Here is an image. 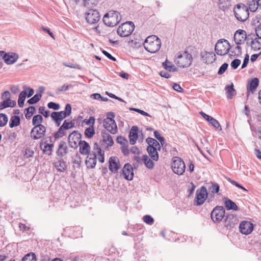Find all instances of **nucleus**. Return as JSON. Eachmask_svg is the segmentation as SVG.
<instances>
[{
	"instance_id": "f257e3e1",
	"label": "nucleus",
	"mask_w": 261,
	"mask_h": 261,
	"mask_svg": "<svg viewBox=\"0 0 261 261\" xmlns=\"http://www.w3.org/2000/svg\"><path fill=\"white\" fill-rule=\"evenodd\" d=\"M197 55L196 48L193 46H189L182 53L179 52L177 54L174 62L180 68H187L191 65L193 58Z\"/></svg>"
},
{
	"instance_id": "f03ea898",
	"label": "nucleus",
	"mask_w": 261,
	"mask_h": 261,
	"mask_svg": "<svg viewBox=\"0 0 261 261\" xmlns=\"http://www.w3.org/2000/svg\"><path fill=\"white\" fill-rule=\"evenodd\" d=\"M145 49L150 53H155L159 50L161 46V40L155 35L147 37L143 44Z\"/></svg>"
},
{
	"instance_id": "7ed1b4c3",
	"label": "nucleus",
	"mask_w": 261,
	"mask_h": 261,
	"mask_svg": "<svg viewBox=\"0 0 261 261\" xmlns=\"http://www.w3.org/2000/svg\"><path fill=\"white\" fill-rule=\"evenodd\" d=\"M71 113V107L69 103L66 104L64 111L53 112L50 114L51 120L57 126H59L62 120L69 116Z\"/></svg>"
},
{
	"instance_id": "20e7f679",
	"label": "nucleus",
	"mask_w": 261,
	"mask_h": 261,
	"mask_svg": "<svg viewBox=\"0 0 261 261\" xmlns=\"http://www.w3.org/2000/svg\"><path fill=\"white\" fill-rule=\"evenodd\" d=\"M121 19L120 14L118 11L110 10L104 15L103 21L107 26L114 27L120 22Z\"/></svg>"
},
{
	"instance_id": "39448f33",
	"label": "nucleus",
	"mask_w": 261,
	"mask_h": 261,
	"mask_svg": "<svg viewBox=\"0 0 261 261\" xmlns=\"http://www.w3.org/2000/svg\"><path fill=\"white\" fill-rule=\"evenodd\" d=\"M234 15L237 20L244 22L249 16L248 7L243 4H239L234 8Z\"/></svg>"
},
{
	"instance_id": "423d86ee",
	"label": "nucleus",
	"mask_w": 261,
	"mask_h": 261,
	"mask_svg": "<svg viewBox=\"0 0 261 261\" xmlns=\"http://www.w3.org/2000/svg\"><path fill=\"white\" fill-rule=\"evenodd\" d=\"M230 49L229 42L224 39L219 40L215 45V51L219 56L226 55Z\"/></svg>"
},
{
	"instance_id": "0eeeda50",
	"label": "nucleus",
	"mask_w": 261,
	"mask_h": 261,
	"mask_svg": "<svg viewBox=\"0 0 261 261\" xmlns=\"http://www.w3.org/2000/svg\"><path fill=\"white\" fill-rule=\"evenodd\" d=\"M135 29V25L131 21L126 22L119 26L117 29L118 34L122 37H125L129 36Z\"/></svg>"
},
{
	"instance_id": "6e6552de",
	"label": "nucleus",
	"mask_w": 261,
	"mask_h": 261,
	"mask_svg": "<svg viewBox=\"0 0 261 261\" xmlns=\"http://www.w3.org/2000/svg\"><path fill=\"white\" fill-rule=\"evenodd\" d=\"M171 167L174 173L178 175H182L185 171V164L179 157L176 156L173 158Z\"/></svg>"
},
{
	"instance_id": "1a4fd4ad",
	"label": "nucleus",
	"mask_w": 261,
	"mask_h": 261,
	"mask_svg": "<svg viewBox=\"0 0 261 261\" xmlns=\"http://www.w3.org/2000/svg\"><path fill=\"white\" fill-rule=\"evenodd\" d=\"M225 211L222 206H216L211 214V217L212 220L216 223L221 221L225 216Z\"/></svg>"
},
{
	"instance_id": "9d476101",
	"label": "nucleus",
	"mask_w": 261,
	"mask_h": 261,
	"mask_svg": "<svg viewBox=\"0 0 261 261\" xmlns=\"http://www.w3.org/2000/svg\"><path fill=\"white\" fill-rule=\"evenodd\" d=\"M207 197V191L206 188L202 186L200 189L196 191V197L194 199V204L201 205L205 201Z\"/></svg>"
},
{
	"instance_id": "9b49d317",
	"label": "nucleus",
	"mask_w": 261,
	"mask_h": 261,
	"mask_svg": "<svg viewBox=\"0 0 261 261\" xmlns=\"http://www.w3.org/2000/svg\"><path fill=\"white\" fill-rule=\"evenodd\" d=\"M81 135L77 131H73L70 133L68 138V144L71 148L76 149L81 142Z\"/></svg>"
},
{
	"instance_id": "f8f14e48",
	"label": "nucleus",
	"mask_w": 261,
	"mask_h": 261,
	"mask_svg": "<svg viewBox=\"0 0 261 261\" xmlns=\"http://www.w3.org/2000/svg\"><path fill=\"white\" fill-rule=\"evenodd\" d=\"M46 127L42 125L34 127L31 131V137L34 140L42 139L45 136Z\"/></svg>"
},
{
	"instance_id": "ddd939ff",
	"label": "nucleus",
	"mask_w": 261,
	"mask_h": 261,
	"mask_svg": "<svg viewBox=\"0 0 261 261\" xmlns=\"http://www.w3.org/2000/svg\"><path fill=\"white\" fill-rule=\"evenodd\" d=\"M86 19L91 24L97 23L100 19L99 12L95 9L88 10L86 12Z\"/></svg>"
},
{
	"instance_id": "4468645a",
	"label": "nucleus",
	"mask_w": 261,
	"mask_h": 261,
	"mask_svg": "<svg viewBox=\"0 0 261 261\" xmlns=\"http://www.w3.org/2000/svg\"><path fill=\"white\" fill-rule=\"evenodd\" d=\"M103 126L112 134H115L117 132V126L115 120H112L109 118L105 119L103 121Z\"/></svg>"
},
{
	"instance_id": "2eb2a0df",
	"label": "nucleus",
	"mask_w": 261,
	"mask_h": 261,
	"mask_svg": "<svg viewBox=\"0 0 261 261\" xmlns=\"http://www.w3.org/2000/svg\"><path fill=\"white\" fill-rule=\"evenodd\" d=\"M109 168L110 171L113 173L117 172L120 168L119 159L117 156H111L109 160Z\"/></svg>"
},
{
	"instance_id": "dca6fc26",
	"label": "nucleus",
	"mask_w": 261,
	"mask_h": 261,
	"mask_svg": "<svg viewBox=\"0 0 261 261\" xmlns=\"http://www.w3.org/2000/svg\"><path fill=\"white\" fill-rule=\"evenodd\" d=\"M239 228L242 234L248 235L252 231L253 225L248 221H242L240 224Z\"/></svg>"
},
{
	"instance_id": "f3484780",
	"label": "nucleus",
	"mask_w": 261,
	"mask_h": 261,
	"mask_svg": "<svg viewBox=\"0 0 261 261\" xmlns=\"http://www.w3.org/2000/svg\"><path fill=\"white\" fill-rule=\"evenodd\" d=\"M246 37L247 34L245 31L238 30L234 33V40L237 45H240L244 42Z\"/></svg>"
},
{
	"instance_id": "a211bd4d",
	"label": "nucleus",
	"mask_w": 261,
	"mask_h": 261,
	"mask_svg": "<svg viewBox=\"0 0 261 261\" xmlns=\"http://www.w3.org/2000/svg\"><path fill=\"white\" fill-rule=\"evenodd\" d=\"M122 174L125 179L127 180H131L134 177L133 169L131 165L126 164L122 169Z\"/></svg>"
},
{
	"instance_id": "6ab92c4d",
	"label": "nucleus",
	"mask_w": 261,
	"mask_h": 261,
	"mask_svg": "<svg viewBox=\"0 0 261 261\" xmlns=\"http://www.w3.org/2000/svg\"><path fill=\"white\" fill-rule=\"evenodd\" d=\"M18 58V55L15 53H6L3 57L5 62L8 65L14 64L17 61Z\"/></svg>"
},
{
	"instance_id": "aec40b11",
	"label": "nucleus",
	"mask_w": 261,
	"mask_h": 261,
	"mask_svg": "<svg viewBox=\"0 0 261 261\" xmlns=\"http://www.w3.org/2000/svg\"><path fill=\"white\" fill-rule=\"evenodd\" d=\"M202 61L206 64L213 63L215 60V55L213 52L204 51L201 54Z\"/></svg>"
},
{
	"instance_id": "412c9836",
	"label": "nucleus",
	"mask_w": 261,
	"mask_h": 261,
	"mask_svg": "<svg viewBox=\"0 0 261 261\" xmlns=\"http://www.w3.org/2000/svg\"><path fill=\"white\" fill-rule=\"evenodd\" d=\"M138 127L137 126H133L129 132V142L132 145H134L136 143L138 139Z\"/></svg>"
},
{
	"instance_id": "4be33fe9",
	"label": "nucleus",
	"mask_w": 261,
	"mask_h": 261,
	"mask_svg": "<svg viewBox=\"0 0 261 261\" xmlns=\"http://www.w3.org/2000/svg\"><path fill=\"white\" fill-rule=\"evenodd\" d=\"M57 153L59 156H63L67 154L68 147L65 141H60Z\"/></svg>"
},
{
	"instance_id": "5701e85b",
	"label": "nucleus",
	"mask_w": 261,
	"mask_h": 261,
	"mask_svg": "<svg viewBox=\"0 0 261 261\" xmlns=\"http://www.w3.org/2000/svg\"><path fill=\"white\" fill-rule=\"evenodd\" d=\"M102 142L107 145V147H111L114 144L113 138L108 133L106 132H102Z\"/></svg>"
},
{
	"instance_id": "b1692460",
	"label": "nucleus",
	"mask_w": 261,
	"mask_h": 261,
	"mask_svg": "<svg viewBox=\"0 0 261 261\" xmlns=\"http://www.w3.org/2000/svg\"><path fill=\"white\" fill-rule=\"evenodd\" d=\"M80 146V152L83 155H88L90 151V146L85 141H82Z\"/></svg>"
},
{
	"instance_id": "393cba45",
	"label": "nucleus",
	"mask_w": 261,
	"mask_h": 261,
	"mask_svg": "<svg viewBox=\"0 0 261 261\" xmlns=\"http://www.w3.org/2000/svg\"><path fill=\"white\" fill-rule=\"evenodd\" d=\"M40 146L44 153L50 155L51 153L54 145L53 144H48L47 141H45L44 143H40Z\"/></svg>"
},
{
	"instance_id": "a878e982",
	"label": "nucleus",
	"mask_w": 261,
	"mask_h": 261,
	"mask_svg": "<svg viewBox=\"0 0 261 261\" xmlns=\"http://www.w3.org/2000/svg\"><path fill=\"white\" fill-rule=\"evenodd\" d=\"M259 84V80L257 78H253L248 82L247 85L248 91L253 92L256 90Z\"/></svg>"
},
{
	"instance_id": "bb28decb",
	"label": "nucleus",
	"mask_w": 261,
	"mask_h": 261,
	"mask_svg": "<svg viewBox=\"0 0 261 261\" xmlns=\"http://www.w3.org/2000/svg\"><path fill=\"white\" fill-rule=\"evenodd\" d=\"M224 205L227 210L237 211L238 210V207L236 203L227 198H224Z\"/></svg>"
},
{
	"instance_id": "cd10ccee",
	"label": "nucleus",
	"mask_w": 261,
	"mask_h": 261,
	"mask_svg": "<svg viewBox=\"0 0 261 261\" xmlns=\"http://www.w3.org/2000/svg\"><path fill=\"white\" fill-rule=\"evenodd\" d=\"M147 151L151 158V159L154 161H157L159 160V154L157 150L153 148L152 146H147Z\"/></svg>"
},
{
	"instance_id": "c85d7f7f",
	"label": "nucleus",
	"mask_w": 261,
	"mask_h": 261,
	"mask_svg": "<svg viewBox=\"0 0 261 261\" xmlns=\"http://www.w3.org/2000/svg\"><path fill=\"white\" fill-rule=\"evenodd\" d=\"M16 102L11 99L4 100L0 102V110L4 109L8 107H14L16 106Z\"/></svg>"
},
{
	"instance_id": "c756f323",
	"label": "nucleus",
	"mask_w": 261,
	"mask_h": 261,
	"mask_svg": "<svg viewBox=\"0 0 261 261\" xmlns=\"http://www.w3.org/2000/svg\"><path fill=\"white\" fill-rule=\"evenodd\" d=\"M96 164V159L93 156L92 154L87 156L86 160V165L88 168H93Z\"/></svg>"
},
{
	"instance_id": "7c9ffc66",
	"label": "nucleus",
	"mask_w": 261,
	"mask_h": 261,
	"mask_svg": "<svg viewBox=\"0 0 261 261\" xmlns=\"http://www.w3.org/2000/svg\"><path fill=\"white\" fill-rule=\"evenodd\" d=\"M231 6V0H219V8L223 11L229 9Z\"/></svg>"
},
{
	"instance_id": "2f4dec72",
	"label": "nucleus",
	"mask_w": 261,
	"mask_h": 261,
	"mask_svg": "<svg viewBox=\"0 0 261 261\" xmlns=\"http://www.w3.org/2000/svg\"><path fill=\"white\" fill-rule=\"evenodd\" d=\"M142 161L147 168L150 169H153L154 165L153 162V160L149 159L147 155H143L142 156Z\"/></svg>"
},
{
	"instance_id": "473e14b6",
	"label": "nucleus",
	"mask_w": 261,
	"mask_h": 261,
	"mask_svg": "<svg viewBox=\"0 0 261 261\" xmlns=\"http://www.w3.org/2000/svg\"><path fill=\"white\" fill-rule=\"evenodd\" d=\"M20 123V117L18 116H12L10 120L9 126L11 128L18 126Z\"/></svg>"
},
{
	"instance_id": "72a5a7b5",
	"label": "nucleus",
	"mask_w": 261,
	"mask_h": 261,
	"mask_svg": "<svg viewBox=\"0 0 261 261\" xmlns=\"http://www.w3.org/2000/svg\"><path fill=\"white\" fill-rule=\"evenodd\" d=\"M226 90L227 97L229 99H232L234 95L236 94V91L233 88V85L232 83L231 85H227L225 87Z\"/></svg>"
},
{
	"instance_id": "f704fd0d",
	"label": "nucleus",
	"mask_w": 261,
	"mask_h": 261,
	"mask_svg": "<svg viewBox=\"0 0 261 261\" xmlns=\"http://www.w3.org/2000/svg\"><path fill=\"white\" fill-rule=\"evenodd\" d=\"M236 221V218L233 215L230 214L227 215L225 219V225L228 227V226L231 227L232 225L234 224Z\"/></svg>"
},
{
	"instance_id": "c9c22d12",
	"label": "nucleus",
	"mask_w": 261,
	"mask_h": 261,
	"mask_svg": "<svg viewBox=\"0 0 261 261\" xmlns=\"http://www.w3.org/2000/svg\"><path fill=\"white\" fill-rule=\"evenodd\" d=\"M67 130V129H65L62 127V126L61 125L58 131L54 133V137L55 138V139L61 138L66 135Z\"/></svg>"
},
{
	"instance_id": "e433bc0d",
	"label": "nucleus",
	"mask_w": 261,
	"mask_h": 261,
	"mask_svg": "<svg viewBox=\"0 0 261 261\" xmlns=\"http://www.w3.org/2000/svg\"><path fill=\"white\" fill-rule=\"evenodd\" d=\"M42 121L43 117L40 115H36L33 117L32 124L34 127L39 125H42V124H41Z\"/></svg>"
},
{
	"instance_id": "4c0bfd02",
	"label": "nucleus",
	"mask_w": 261,
	"mask_h": 261,
	"mask_svg": "<svg viewBox=\"0 0 261 261\" xmlns=\"http://www.w3.org/2000/svg\"><path fill=\"white\" fill-rule=\"evenodd\" d=\"M27 95V92L25 90H23L20 92L18 100V104L20 107H22L23 106Z\"/></svg>"
},
{
	"instance_id": "58836bf2",
	"label": "nucleus",
	"mask_w": 261,
	"mask_h": 261,
	"mask_svg": "<svg viewBox=\"0 0 261 261\" xmlns=\"http://www.w3.org/2000/svg\"><path fill=\"white\" fill-rule=\"evenodd\" d=\"M75 122L74 120H70L69 119H66L63 122L61 126L65 129L68 130L73 128L74 126Z\"/></svg>"
},
{
	"instance_id": "ea45409f",
	"label": "nucleus",
	"mask_w": 261,
	"mask_h": 261,
	"mask_svg": "<svg viewBox=\"0 0 261 261\" xmlns=\"http://www.w3.org/2000/svg\"><path fill=\"white\" fill-rule=\"evenodd\" d=\"M55 167L60 172H63L66 168V164L63 161H59L55 163Z\"/></svg>"
},
{
	"instance_id": "a19ab883",
	"label": "nucleus",
	"mask_w": 261,
	"mask_h": 261,
	"mask_svg": "<svg viewBox=\"0 0 261 261\" xmlns=\"http://www.w3.org/2000/svg\"><path fill=\"white\" fill-rule=\"evenodd\" d=\"M242 54V48L239 45L234 47H232L231 50V56L233 57H238Z\"/></svg>"
},
{
	"instance_id": "79ce46f5",
	"label": "nucleus",
	"mask_w": 261,
	"mask_h": 261,
	"mask_svg": "<svg viewBox=\"0 0 261 261\" xmlns=\"http://www.w3.org/2000/svg\"><path fill=\"white\" fill-rule=\"evenodd\" d=\"M42 94H41V93H37L33 97L29 99L28 100V102L30 105L35 104L40 100Z\"/></svg>"
},
{
	"instance_id": "37998d69",
	"label": "nucleus",
	"mask_w": 261,
	"mask_h": 261,
	"mask_svg": "<svg viewBox=\"0 0 261 261\" xmlns=\"http://www.w3.org/2000/svg\"><path fill=\"white\" fill-rule=\"evenodd\" d=\"M35 108L34 107L30 106L24 110L25 116L27 119L30 118L32 115L35 113Z\"/></svg>"
},
{
	"instance_id": "c03bdc74",
	"label": "nucleus",
	"mask_w": 261,
	"mask_h": 261,
	"mask_svg": "<svg viewBox=\"0 0 261 261\" xmlns=\"http://www.w3.org/2000/svg\"><path fill=\"white\" fill-rule=\"evenodd\" d=\"M72 163L73 164V167L74 168H80L81 164L82 163V159L78 153H77L75 156L74 158L73 159Z\"/></svg>"
},
{
	"instance_id": "a18cd8bd",
	"label": "nucleus",
	"mask_w": 261,
	"mask_h": 261,
	"mask_svg": "<svg viewBox=\"0 0 261 261\" xmlns=\"http://www.w3.org/2000/svg\"><path fill=\"white\" fill-rule=\"evenodd\" d=\"M22 261H36V255L34 253H29L22 258Z\"/></svg>"
},
{
	"instance_id": "49530a36",
	"label": "nucleus",
	"mask_w": 261,
	"mask_h": 261,
	"mask_svg": "<svg viewBox=\"0 0 261 261\" xmlns=\"http://www.w3.org/2000/svg\"><path fill=\"white\" fill-rule=\"evenodd\" d=\"M95 134V130L93 126L86 128L85 131V135L88 138H92Z\"/></svg>"
},
{
	"instance_id": "de8ad7c7",
	"label": "nucleus",
	"mask_w": 261,
	"mask_h": 261,
	"mask_svg": "<svg viewBox=\"0 0 261 261\" xmlns=\"http://www.w3.org/2000/svg\"><path fill=\"white\" fill-rule=\"evenodd\" d=\"M208 122H210L214 127L218 129V130H221L222 129L221 126L219 122L213 117L211 118V119Z\"/></svg>"
},
{
	"instance_id": "09e8293b",
	"label": "nucleus",
	"mask_w": 261,
	"mask_h": 261,
	"mask_svg": "<svg viewBox=\"0 0 261 261\" xmlns=\"http://www.w3.org/2000/svg\"><path fill=\"white\" fill-rule=\"evenodd\" d=\"M8 119L7 116L3 113L0 114V126L3 127L6 125Z\"/></svg>"
},
{
	"instance_id": "8fccbe9b",
	"label": "nucleus",
	"mask_w": 261,
	"mask_h": 261,
	"mask_svg": "<svg viewBox=\"0 0 261 261\" xmlns=\"http://www.w3.org/2000/svg\"><path fill=\"white\" fill-rule=\"evenodd\" d=\"M209 190L213 193H217L219 191V186L218 184L212 183V185L209 188Z\"/></svg>"
},
{
	"instance_id": "3c124183",
	"label": "nucleus",
	"mask_w": 261,
	"mask_h": 261,
	"mask_svg": "<svg viewBox=\"0 0 261 261\" xmlns=\"http://www.w3.org/2000/svg\"><path fill=\"white\" fill-rule=\"evenodd\" d=\"M163 66L167 70L171 71L172 68L174 67V65L168 60H166L165 62L163 63Z\"/></svg>"
},
{
	"instance_id": "603ef678",
	"label": "nucleus",
	"mask_w": 261,
	"mask_h": 261,
	"mask_svg": "<svg viewBox=\"0 0 261 261\" xmlns=\"http://www.w3.org/2000/svg\"><path fill=\"white\" fill-rule=\"evenodd\" d=\"M258 7L259 6L257 5L256 1L255 0H252L249 2V8L251 11H255Z\"/></svg>"
},
{
	"instance_id": "864d4df0",
	"label": "nucleus",
	"mask_w": 261,
	"mask_h": 261,
	"mask_svg": "<svg viewBox=\"0 0 261 261\" xmlns=\"http://www.w3.org/2000/svg\"><path fill=\"white\" fill-rule=\"evenodd\" d=\"M143 220L146 224L149 225H152L154 222L153 219L150 215L144 216Z\"/></svg>"
},
{
	"instance_id": "5fc2aeb1",
	"label": "nucleus",
	"mask_w": 261,
	"mask_h": 261,
	"mask_svg": "<svg viewBox=\"0 0 261 261\" xmlns=\"http://www.w3.org/2000/svg\"><path fill=\"white\" fill-rule=\"evenodd\" d=\"M228 66V64L226 63L223 64L221 67L219 68V69L218 72V74L219 75H221L223 74L225 71L226 70Z\"/></svg>"
},
{
	"instance_id": "6e6d98bb",
	"label": "nucleus",
	"mask_w": 261,
	"mask_h": 261,
	"mask_svg": "<svg viewBox=\"0 0 261 261\" xmlns=\"http://www.w3.org/2000/svg\"><path fill=\"white\" fill-rule=\"evenodd\" d=\"M47 106L48 108L53 109L54 110H58L60 109V105L54 102H49Z\"/></svg>"
},
{
	"instance_id": "4d7b16f0",
	"label": "nucleus",
	"mask_w": 261,
	"mask_h": 261,
	"mask_svg": "<svg viewBox=\"0 0 261 261\" xmlns=\"http://www.w3.org/2000/svg\"><path fill=\"white\" fill-rule=\"evenodd\" d=\"M116 140L118 143L120 144L122 146L128 144L127 140L120 136L117 137Z\"/></svg>"
},
{
	"instance_id": "13d9d810",
	"label": "nucleus",
	"mask_w": 261,
	"mask_h": 261,
	"mask_svg": "<svg viewBox=\"0 0 261 261\" xmlns=\"http://www.w3.org/2000/svg\"><path fill=\"white\" fill-rule=\"evenodd\" d=\"M255 31L257 38L261 39V22L255 27Z\"/></svg>"
},
{
	"instance_id": "bf43d9fd",
	"label": "nucleus",
	"mask_w": 261,
	"mask_h": 261,
	"mask_svg": "<svg viewBox=\"0 0 261 261\" xmlns=\"http://www.w3.org/2000/svg\"><path fill=\"white\" fill-rule=\"evenodd\" d=\"M241 60L239 59H234L231 63V66L234 69H237L241 64Z\"/></svg>"
},
{
	"instance_id": "052dcab7",
	"label": "nucleus",
	"mask_w": 261,
	"mask_h": 261,
	"mask_svg": "<svg viewBox=\"0 0 261 261\" xmlns=\"http://www.w3.org/2000/svg\"><path fill=\"white\" fill-rule=\"evenodd\" d=\"M2 99L3 100L11 99V93L9 91H5L2 94L1 96Z\"/></svg>"
},
{
	"instance_id": "680f3d73",
	"label": "nucleus",
	"mask_w": 261,
	"mask_h": 261,
	"mask_svg": "<svg viewBox=\"0 0 261 261\" xmlns=\"http://www.w3.org/2000/svg\"><path fill=\"white\" fill-rule=\"evenodd\" d=\"M39 113L42 114L45 117H48L49 116V111H46L45 108L43 107H40L39 109Z\"/></svg>"
},
{
	"instance_id": "e2e57ef3",
	"label": "nucleus",
	"mask_w": 261,
	"mask_h": 261,
	"mask_svg": "<svg viewBox=\"0 0 261 261\" xmlns=\"http://www.w3.org/2000/svg\"><path fill=\"white\" fill-rule=\"evenodd\" d=\"M228 181L231 183L232 184V185L236 186V187L245 191H247V190L244 187H243L242 186H241L240 184H239L238 182H237V181H236L235 180H232L230 178H229L228 179Z\"/></svg>"
},
{
	"instance_id": "0e129e2a",
	"label": "nucleus",
	"mask_w": 261,
	"mask_h": 261,
	"mask_svg": "<svg viewBox=\"0 0 261 261\" xmlns=\"http://www.w3.org/2000/svg\"><path fill=\"white\" fill-rule=\"evenodd\" d=\"M23 88L24 90H25L26 91L27 90L29 91V93L28 95H27L28 97H30L33 95V94L34 93V90L33 89L29 88L27 86H23Z\"/></svg>"
},
{
	"instance_id": "69168bd1",
	"label": "nucleus",
	"mask_w": 261,
	"mask_h": 261,
	"mask_svg": "<svg viewBox=\"0 0 261 261\" xmlns=\"http://www.w3.org/2000/svg\"><path fill=\"white\" fill-rule=\"evenodd\" d=\"M84 122L87 124V125H92L91 126H93V125L95 122V118L94 117H90V118L88 119H85Z\"/></svg>"
},
{
	"instance_id": "338daca9",
	"label": "nucleus",
	"mask_w": 261,
	"mask_h": 261,
	"mask_svg": "<svg viewBox=\"0 0 261 261\" xmlns=\"http://www.w3.org/2000/svg\"><path fill=\"white\" fill-rule=\"evenodd\" d=\"M34 153V152L32 150L27 148L25 150L24 156L26 158H29L33 156Z\"/></svg>"
},
{
	"instance_id": "774afa93",
	"label": "nucleus",
	"mask_w": 261,
	"mask_h": 261,
	"mask_svg": "<svg viewBox=\"0 0 261 261\" xmlns=\"http://www.w3.org/2000/svg\"><path fill=\"white\" fill-rule=\"evenodd\" d=\"M121 151L123 154L125 156L128 155L129 153V151L127 145H124L121 147Z\"/></svg>"
}]
</instances>
